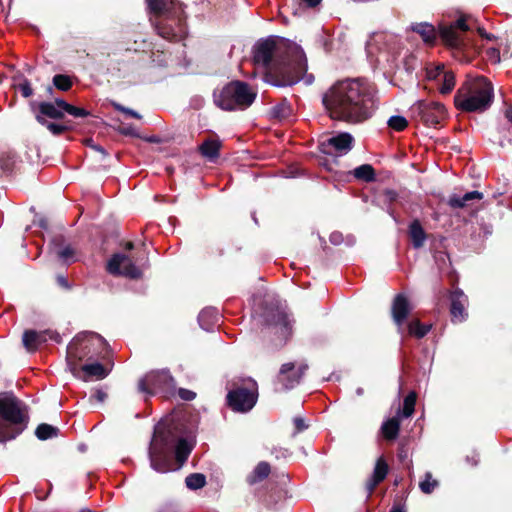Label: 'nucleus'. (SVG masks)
I'll return each mask as SVG.
<instances>
[{"mask_svg":"<svg viewBox=\"0 0 512 512\" xmlns=\"http://www.w3.org/2000/svg\"><path fill=\"white\" fill-rule=\"evenodd\" d=\"M253 61L267 70L264 80L273 86H291L302 79L306 84L313 82V76L306 75L307 59L303 49L288 40L269 38L258 42Z\"/></svg>","mask_w":512,"mask_h":512,"instance_id":"obj_1","label":"nucleus"},{"mask_svg":"<svg viewBox=\"0 0 512 512\" xmlns=\"http://www.w3.org/2000/svg\"><path fill=\"white\" fill-rule=\"evenodd\" d=\"M330 118L347 123H360L376 110L373 85L361 78L345 79L333 84L322 97Z\"/></svg>","mask_w":512,"mask_h":512,"instance_id":"obj_2","label":"nucleus"},{"mask_svg":"<svg viewBox=\"0 0 512 512\" xmlns=\"http://www.w3.org/2000/svg\"><path fill=\"white\" fill-rule=\"evenodd\" d=\"M192 449L193 443L185 437L182 427L174 419L162 421L155 426L149 447L151 468L159 473L178 470Z\"/></svg>","mask_w":512,"mask_h":512,"instance_id":"obj_3","label":"nucleus"},{"mask_svg":"<svg viewBox=\"0 0 512 512\" xmlns=\"http://www.w3.org/2000/svg\"><path fill=\"white\" fill-rule=\"evenodd\" d=\"M493 86L484 77L468 79L457 91L454 102L458 109L467 112L486 110L493 100Z\"/></svg>","mask_w":512,"mask_h":512,"instance_id":"obj_4","label":"nucleus"},{"mask_svg":"<svg viewBox=\"0 0 512 512\" xmlns=\"http://www.w3.org/2000/svg\"><path fill=\"white\" fill-rule=\"evenodd\" d=\"M27 422L23 404L12 394H0V442L17 437Z\"/></svg>","mask_w":512,"mask_h":512,"instance_id":"obj_5","label":"nucleus"},{"mask_svg":"<svg viewBox=\"0 0 512 512\" xmlns=\"http://www.w3.org/2000/svg\"><path fill=\"white\" fill-rule=\"evenodd\" d=\"M105 346L106 341L100 335L93 332L79 333L67 347V363L70 371L74 375H78V362L86 357L101 353Z\"/></svg>","mask_w":512,"mask_h":512,"instance_id":"obj_6","label":"nucleus"},{"mask_svg":"<svg viewBox=\"0 0 512 512\" xmlns=\"http://www.w3.org/2000/svg\"><path fill=\"white\" fill-rule=\"evenodd\" d=\"M256 92L246 83L233 81L214 93V102L222 110H244L255 100Z\"/></svg>","mask_w":512,"mask_h":512,"instance_id":"obj_7","label":"nucleus"},{"mask_svg":"<svg viewBox=\"0 0 512 512\" xmlns=\"http://www.w3.org/2000/svg\"><path fill=\"white\" fill-rule=\"evenodd\" d=\"M258 385L252 378H244L240 383H234V388L227 394L228 405L236 412L246 413L256 404Z\"/></svg>","mask_w":512,"mask_h":512,"instance_id":"obj_8","label":"nucleus"},{"mask_svg":"<svg viewBox=\"0 0 512 512\" xmlns=\"http://www.w3.org/2000/svg\"><path fill=\"white\" fill-rule=\"evenodd\" d=\"M175 382L168 370L152 371L146 374L138 383V390L148 396L158 393L172 394Z\"/></svg>","mask_w":512,"mask_h":512,"instance_id":"obj_9","label":"nucleus"},{"mask_svg":"<svg viewBox=\"0 0 512 512\" xmlns=\"http://www.w3.org/2000/svg\"><path fill=\"white\" fill-rule=\"evenodd\" d=\"M471 28L467 24V18L460 17L451 24L439 25V34L442 40L454 48H466L469 43L463 37Z\"/></svg>","mask_w":512,"mask_h":512,"instance_id":"obj_10","label":"nucleus"},{"mask_svg":"<svg viewBox=\"0 0 512 512\" xmlns=\"http://www.w3.org/2000/svg\"><path fill=\"white\" fill-rule=\"evenodd\" d=\"M412 114L419 118L425 125L435 127L446 116L444 106L438 102L417 101L411 107Z\"/></svg>","mask_w":512,"mask_h":512,"instance_id":"obj_11","label":"nucleus"},{"mask_svg":"<svg viewBox=\"0 0 512 512\" xmlns=\"http://www.w3.org/2000/svg\"><path fill=\"white\" fill-rule=\"evenodd\" d=\"M68 113L76 118H83L89 115V112L83 108L75 107L62 99H56L55 102H42L39 104V114L52 119H60Z\"/></svg>","mask_w":512,"mask_h":512,"instance_id":"obj_12","label":"nucleus"},{"mask_svg":"<svg viewBox=\"0 0 512 512\" xmlns=\"http://www.w3.org/2000/svg\"><path fill=\"white\" fill-rule=\"evenodd\" d=\"M181 15H170L159 20L156 24L158 34L171 41L182 40L186 35V26Z\"/></svg>","mask_w":512,"mask_h":512,"instance_id":"obj_13","label":"nucleus"},{"mask_svg":"<svg viewBox=\"0 0 512 512\" xmlns=\"http://www.w3.org/2000/svg\"><path fill=\"white\" fill-rule=\"evenodd\" d=\"M107 271L112 275H122L131 279L141 277L142 269L136 266L130 257L124 254H115L107 263Z\"/></svg>","mask_w":512,"mask_h":512,"instance_id":"obj_14","label":"nucleus"},{"mask_svg":"<svg viewBox=\"0 0 512 512\" xmlns=\"http://www.w3.org/2000/svg\"><path fill=\"white\" fill-rule=\"evenodd\" d=\"M307 368L308 366L306 364H301L296 367L292 362L285 363L281 366L278 377L279 381L285 389H292L300 383Z\"/></svg>","mask_w":512,"mask_h":512,"instance_id":"obj_15","label":"nucleus"},{"mask_svg":"<svg viewBox=\"0 0 512 512\" xmlns=\"http://www.w3.org/2000/svg\"><path fill=\"white\" fill-rule=\"evenodd\" d=\"M353 141L354 139L350 133L342 132L322 141L321 146L326 153L335 152L336 154L342 155L352 149Z\"/></svg>","mask_w":512,"mask_h":512,"instance_id":"obj_16","label":"nucleus"},{"mask_svg":"<svg viewBox=\"0 0 512 512\" xmlns=\"http://www.w3.org/2000/svg\"><path fill=\"white\" fill-rule=\"evenodd\" d=\"M48 339L54 340L55 342H60V335L51 330L45 331H35V330H26L23 333V345L28 351H35L39 345L46 342Z\"/></svg>","mask_w":512,"mask_h":512,"instance_id":"obj_17","label":"nucleus"},{"mask_svg":"<svg viewBox=\"0 0 512 512\" xmlns=\"http://www.w3.org/2000/svg\"><path fill=\"white\" fill-rule=\"evenodd\" d=\"M51 253L63 264L69 265L78 260L76 249L63 238L56 237L51 242Z\"/></svg>","mask_w":512,"mask_h":512,"instance_id":"obj_18","label":"nucleus"},{"mask_svg":"<svg viewBox=\"0 0 512 512\" xmlns=\"http://www.w3.org/2000/svg\"><path fill=\"white\" fill-rule=\"evenodd\" d=\"M265 321L267 325L274 326L283 337L286 338L290 335L292 330L291 321L283 309L276 308L268 311L265 314Z\"/></svg>","mask_w":512,"mask_h":512,"instance_id":"obj_19","label":"nucleus"},{"mask_svg":"<svg viewBox=\"0 0 512 512\" xmlns=\"http://www.w3.org/2000/svg\"><path fill=\"white\" fill-rule=\"evenodd\" d=\"M450 312L453 322H463L467 318L466 306L468 298L460 289H455L450 296Z\"/></svg>","mask_w":512,"mask_h":512,"instance_id":"obj_20","label":"nucleus"},{"mask_svg":"<svg viewBox=\"0 0 512 512\" xmlns=\"http://www.w3.org/2000/svg\"><path fill=\"white\" fill-rule=\"evenodd\" d=\"M411 311V306L407 300V298L399 294L394 298L393 304H392V317L395 322V324L398 327L399 333H403V324L404 321L407 319L409 313Z\"/></svg>","mask_w":512,"mask_h":512,"instance_id":"obj_21","label":"nucleus"},{"mask_svg":"<svg viewBox=\"0 0 512 512\" xmlns=\"http://www.w3.org/2000/svg\"><path fill=\"white\" fill-rule=\"evenodd\" d=\"M149 9L158 16L182 14V8L174 0H147Z\"/></svg>","mask_w":512,"mask_h":512,"instance_id":"obj_22","label":"nucleus"},{"mask_svg":"<svg viewBox=\"0 0 512 512\" xmlns=\"http://www.w3.org/2000/svg\"><path fill=\"white\" fill-rule=\"evenodd\" d=\"M389 466L383 456H380L375 463L373 473L366 482L368 495H371L378 484H380L387 476Z\"/></svg>","mask_w":512,"mask_h":512,"instance_id":"obj_23","label":"nucleus"},{"mask_svg":"<svg viewBox=\"0 0 512 512\" xmlns=\"http://www.w3.org/2000/svg\"><path fill=\"white\" fill-rule=\"evenodd\" d=\"M429 78L438 79L442 82L439 90L442 94H448L455 85V77L452 72L445 71L443 65H438L434 70L428 71Z\"/></svg>","mask_w":512,"mask_h":512,"instance_id":"obj_24","label":"nucleus"},{"mask_svg":"<svg viewBox=\"0 0 512 512\" xmlns=\"http://www.w3.org/2000/svg\"><path fill=\"white\" fill-rule=\"evenodd\" d=\"M408 235L411 239L412 245L415 249L423 247L427 234L424 231L420 221L418 219L413 220L408 228Z\"/></svg>","mask_w":512,"mask_h":512,"instance_id":"obj_25","label":"nucleus"},{"mask_svg":"<svg viewBox=\"0 0 512 512\" xmlns=\"http://www.w3.org/2000/svg\"><path fill=\"white\" fill-rule=\"evenodd\" d=\"M220 315L217 309L207 307L203 309L198 316V322L202 329L210 331L218 323Z\"/></svg>","mask_w":512,"mask_h":512,"instance_id":"obj_26","label":"nucleus"},{"mask_svg":"<svg viewBox=\"0 0 512 512\" xmlns=\"http://www.w3.org/2000/svg\"><path fill=\"white\" fill-rule=\"evenodd\" d=\"M483 198V194L479 191H470L465 193L463 196L453 195L449 198L448 204L452 208H464L471 204L472 201H480Z\"/></svg>","mask_w":512,"mask_h":512,"instance_id":"obj_27","label":"nucleus"},{"mask_svg":"<svg viewBox=\"0 0 512 512\" xmlns=\"http://www.w3.org/2000/svg\"><path fill=\"white\" fill-rule=\"evenodd\" d=\"M81 371L83 373V376L79 377L82 378L84 381H89L92 379H104L108 374L104 366L98 362L83 365Z\"/></svg>","mask_w":512,"mask_h":512,"instance_id":"obj_28","label":"nucleus"},{"mask_svg":"<svg viewBox=\"0 0 512 512\" xmlns=\"http://www.w3.org/2000/svg\"><path fill=\"white\" fill-rule=\"evenodd\" d=\"M411 28L422 37L425 43L432 44L436 39V30L429 23H417L412 25Z\"/></svg>","mask_w":512,"mask_h":512,"instance_id":"obj_29","label":"nucleus"},{"mask_svg":"<svg viewBox=\"0 0 512 512\" xmlns=\"http://www.w3.org/2000/svg\"><path fill=\"white\" fill-rule=\"evenodd\" d=\"M270 473V465L267 462H260L252 471L251 474L247 476V482L250 485H254L258 482H261L265 478L268 477Z\"/></svg>","mask_w":512,"mask_h":512,"instance_id":"obj_30","label":"nucleus"},{"mask_svg":"<svg viewBox=\"0 0 512 512\" xmlns=\"http://www.w3.org/2000/svg\"><path fill=\"white\" fill-rule=\"evenodd\" d=\"M400 421L398 416L386 420L381 427L384 437L388 440H394L399 433Z\"/></svg>","mask_w":512,"mask_h":512,"instance_id":"obj_31","label":"nucleus"},{"mask_svg":"<svg viewBox=\"0 0 512 512\" xmlns=\"http://www.w3.org/2000/svg\"><path fill=\"white\" fill-rule=\"evenodd\" d=\"M220 143L216 140H206L200 146L201 154L209 160H214L219 156Z\"/></svg>","mask_w":512,"mask_h":512,"instance_id":"obj_32","label":"nucleus"},{"mask_svg":"<svg viewBox=\"0 0 512 512\" xmlns=\"http://www.w3.org/2000/svg\"><path fill=\"white\" fill-rule=\"evenodd\" d=\"M356 179L371 182L375 179L374 168L370 164H363L353 170Z\"/></svg>","mask_w":512,"mask_h":512,"instance_id":"obj_33","label":"nucleus"},{"mask_svg":"<svg viewBox=\"0 0 512 512\" xmlns=\"http://www.w3.org/2000/svg\"><path fill=\"white\" fill-rule=\"evenodd\" d=\"M58 428L54 427L52 425L42 423L38 425V427L35 430V435L39 440H47L53 437H56L58 435Z\"/></svg>","mask_w":512,"mask_h":512,"instance_id":"obj_34","label":"nucleus"},{"mask_svg":"<svg viewBox=\"0 0 512 512\" xmlns=\"http://www.w3.org/2000/svg\"><path fill=\"white\" fill-rule=\"evenodd\" d=\"M416 398V393L410 392L404 399L402 411L398 410V415L401 414L405 418L411 417L415 410Z\"/></svg>","mask_w":512,"mask_h":512,"instance_id":"obj_35","label":"nucleus"},{"mask_svg":"<svg viewBox=\"0 0 512 512\" xmlns=\"http://www.w3.org/2000/svg\"><path fill=\"white\" fill-rule=\"evenodd\" d=\"M430 328V325H423L418 320H412L407 326V331L411 336L422 338L430 331Z\"/></svg>","mask_w":512,"mask_h":512,"instance_id":"obj_36","label":"nucleus"},{"mask_svg":"<svg viewBox=\"0 0 512 512\" xmlns=\"http://www.w3.org/2000/svg\"><path fill=\"white\" fill-rule=\"evenodd\" d=\"M292 114V108L288 102L283 101L280 104L274 106L271 109V115L279 120H284L290 117Z\"/></svg>","mask_w":512,"mask_h":512,"instance_id":"obj_37","label":"nucleus"},{"mask_svg":"<svg viewBox=\"0 0 512 512\" xmlns=\"http://www.w3.org/2000/svg\"><path fill=\"white\" fill-rule=\"evenodd\" d=\"M185 484L189 489L197 490L206 484V478L203 474L193 473L186 477Z\"/></svg>","mask_w":512,"mask_h":512,"instance_id":"obj_38","label":"nucleus"},{"mask_svg":"<svg viewBox=\"0 0 512 512\" xmlns=\"http://www.w3.org/2000/svg\"><path fill=\"white\" fill-rule=\"evenodd\" d=\"M437 486L438 481L432 478L430 472H426L424 480L419 483L420 490L425 494H431Z\"/></svg>","mask_w":512,"mask_h":512,"instance_id":"obj_39","label":"nucleus"},{"mask_svg":"<svg viewBox=\"0 0 512 512\" xmlns=\"http://www.w3.org/2000/svg\"><path fill=\"white\" fill-rule=\"evenodd\" d=\"M36 119L39 123L46 126L47 129L53 134V135H60L64 131L67 130V127L61 124H56L52 122H48L45 118H43L41 115H37Z\"/></svg>","mask_w":512,"mask_h":512,"instance_id":"obj_40","label":"nucleus"},{"mask_svg":"<svg viewBox=\"0 0 512 512\" xmlns=\"http://www.w3.org/2000/svg\"><path fill=\"white\" fill-rule=\"evenodd\" d=\"M387 124L395 131H403L407 127L408 121L403 116L394 115L388 119Z\"/></svg>","mask_w":512,"mask_h":512,"instance_id":"obj_41","label":"nucleus"},{"mask_svg":"<svg viewBox=\"0 0 512 512\" xmlns=\"http://www.w3.org/2000/svg\"><path fill=\"white\" fill-rule=\"evenodd\" d=\"M53 84L59 90L67 91L68 89H70L72 82L69 76L58 74L53 77Z\"/></svg>","mask_w":512,"mask_h":512,"instance_id":"obj_42","label":"nucleus"},{"mask_svg":"<svg viewBox=\"0 0 512 512\" xmlns=\"http://www.w3.org/2000/svg\"><path fill=\"white\" fill-rule=\"evenodd\" d=\"M113 106H114V108L116 110L121 111V112H123L125 114H128L131 117H134L136 119H140L141 118V115L138 112H136V111H134V110H132L130 108H126V107L122 106L121 104L113 103Z\"/></svg>","mask_w":512,"mask_h":512,"instance_id":"obj_43","label":"nucleus"},{"mask_svg":"<svg viewBox=\"0 0 512 512\" xmlns=\"http://www.w3.org/2000/svg\"><path fill=\"white\" fill-rule=\"evenodd\" d=\"M178 395L180 396L181 399L185 401H191L196 397L195 392L184 388L179 389Z\"/></svg>","mask_w":512,"mask_h":512,"instance_id":"obj_44","label":"nucleus"},{"mask_svg":"<svg viewBox=\"0 0 512 512\" xmlns=\"http://www.w3.org/2000/svg\"><path fill=\"white\" fill-rule=\"evenodd\" d=\"M487 57L493 63L500 62V52L496 48H489L487 50Z\"/></svg>","mask_w":512,"mask_h":512,"instance_id":"obj_45","label":"nucleus"},{"mask_svg":"<svg viewBox=\"0 0 512 512\" xmlns=\"http://www.w3.org/2000/svg\"><path fill=\"white\" fill-rule=\"evenodd\" d=\"M19 89L25 98L30 97L33 93L31 85L27 80L19 85Z\"/></svg>","mask_w":512,"mask_h":512,"instance_id":"obj_46","label":"nucleus"},{"mask_svg":"<svg viewBox=\"0 0 512 512\" xmlns=\"http://www.w3.org/2000/svg\"><path fill=\"white\" fill-rule=\"evenodd\" d=\"M293 422L295 425V433L302 432L308 427V425L305 423V420L301 417H295Z\"/></svg>","mask_w":512,"mask_h":512,"instance_id":"obj_47","label":"nucleus"},{"mask_svg":"<svg viewBox=\"0 0 512 512\" xmlns=\"http://www.w3.org/2000/svg\"><path fill=\"white\" fill-rule=\"evenodd\" d=\"M397 196H398V194L394 190H391V189H386L383 192L384 201L388 202V203L395 201L397 199Z\"/></svg>","mask_w":512,"mask_h":512,"instance_id":"obj_48","label":"nucleus"},{"mask_svg":"<svg viewBox=\"0 0 512 512\" xmlns=\"http://www.w3.org/2000/svg\"><path fill=\"white\" fill-rule=\"evenodd\" d=\"M330 241H331L333 244H335V245L340 244V243H341V241H342V236H341V234H339V233H337V232L332 233V234L330 235Z\"/></svg>","mask_w":512,"mask_h":512,"instance_id":"obj_49","label":"nucleus"},{"mask_svg":"<svg viewBox=\"0 0 512 512\" xmlns=\"http://www.w3.org/2000/svg\"><path fill=\"white\" fill-rule=\"evenodd\" d=\"M478 33L484 39H487V40L494 39V36L492 34H489V33L485 32V30L482 29V28H478Z\"/></svg>","mask_w":512,"mask_h":512,"instance_id":"obj_50","label":"nucleus"},{"mask_svg":"<svg viewBox=\"0 0 512 512\" xmlns=\"http://www.w3.org/2000/svg\"><path fill=\"white\" fill-rule=\"evenodd\" d=\"M309 7H315L320 4L322 0H301Z\"/></svg>","mask_w":512,"mask_h":512,"instance_id":"obj_51","label":"nucleus"},{"mask_svg":"<svg viewBox=\"0 0 512 512\" xmlns=\"http://www.w3.org/2000/svg\"><path fill=\"white\" fill-rule=\"evenodd\" d=\"M467 462L470 463L472 466H476L478 463V455H473L472 457L467 456L466 458Z\"/></svg>","mask_w":512,"mask_h":512,"instance_id":"obj_52","label":"nucleus"},{"mask_svg":"<svg viewBox=\"0 0 512 512\" xmlns=\"http://www.w3.org/2000/svg\"><path fill=\"white\" fill-rule=\"evenodd\" d=\"M57 281H58V283H59L61 286L65 287V288H68V287H69L68 282H67V280H66V278H65V277H63V276H58V277H57Z\"/></svg>","mask_w":512,"mask_h":512,"instance_id":"obj_53","label":"nucleus"},{"mask_svg":"<svg viewBox=\"0 0 512 512\" xmlns=\"http://www.w3.org/2000/svg\"><path fill=\"white\" fill-rule=\"evenodd\" d=\"M505 117L512 124V106L506 110Z\"/></svg>","mask_w":512,"mask_h":512,"instance_id":"obj_54","label":"nucleus"},{"mask_svg":"<svg viewBox=\"0 0 512 512\" xmlns=\"http://www.w3.org/2000/svg\"><path fill=\"white\" fill-rule=\"evenodd\" d=\"M91 147H92L95 151H97V152L101 153L103 156H106V152H105V150H104L101 146H99V145H91Z\"/></svg>","mask_w":512,"mask_h":512,"instance_id":"obj_55","label":"nucleus"},{"mask_svg":"<svg viewBox=\"0 0 512 512\" xmlns=\"http://www.w3.org/2000/svg\"><path fill=\"white\" fill-rule=\"evenodd\" d=\"M122 133L125 135H134V129L132 127H127L122 130Z\"/></svg>","mask_w":512,"mask_h":512,"instance_id":"obj_56","label":"nucleus"},{"mask_svg":"<svg viewBox=\"0 0 512 512\" xmlns=\"http://www.w3.org/2000/svg\"><path fill=\"white\" fill-rule=\"evenodd\" d=\"M104 396H105V394H104L103 392H101V391H98V392H97V398H98L100 401H102V400H103Z\"/></svg>","mask_w":512,"mask_h":512,"instance_id":"obj_57","label":"nucleus"},{"mask_svg":"<svg viewBox=\"0 0 512 512\" xmlns=\"http://www.w3.org/2000/svg\"><path fill=\"white\" fill-rule=\"evenodd\" d=\"M132 248H133V243L128 242V243L126 244V249H127V250H131Z\"/></svg>","mask_w":512,"mask_h":512,"instance_id":"obj_58","label":"nucleus"},{"mask_svg":"<svg viewBox=\"0 0 512 512\" xmlns=\"http://www.w3.org/2000/svg\"><path fill=\"white\" fill-rule=\"evenodd\" d=\"M390 512H403L400 508H393Z\"/></svg>","mask_w":512,"mask_h":512,"instance_id":"obj_59","label":"nucleus"},{"mask_svg":"<svg viewBox=\"0 0 512 512\" xmlns=\"http://www.w3.org/2000/svg\"><path fill=\"white\" fill-rule=\"evenodd\" d=\"M356 392H357L358 395H362L363 394V389L362 388H358Z\"/></svg>","mask_w":512,"mask_h":512,"instance_id":"obj_60","label":"nucleus"}]
</instances>
